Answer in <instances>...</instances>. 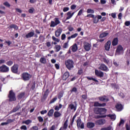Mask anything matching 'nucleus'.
Returning a JSON list of instances; mask_svg holds the SVG:
<instances>
[{"label":"nucleus","instance_id":"4d7b16f0","mask_svg":"<svg viewBox=\"0 0 130 130\" xmlns=\"http://www.w3.org/2000/svg\"><path fill=\"white\" fill-rule=\"evenodd\" d=\"M77 36H78V34L75 33V34H74V35H72L71 36V38H72V39H74V38H76V37H77Z\"/></svg>","mask_w":130,"mask_h":130},{"label":"nucleus","instance_id":"20e7f679","mask_svg":"<svg viewBox=\"0 0 130 130\" xmlns=\"http://www.w3.org/2000/svg\"><path fill=\"white\" fill-rule=\"evenodd\" d=\"M32 77V76L31 75L29 74L28 73H23L22 74V80L23 81H29L30 80V78Z\"/></svg>","mask_w":130,"mask_h":130},{"label":"nucleus","instance_id":"9d476101","mask_svg":"<svg viewBox=\"0 0 130 130\" xmlns=\"http://www.w3.org/2000/svg\"><path fill=\"white\" fill-rule=\"evenodd\" d=\"M83 47L86 51H90L91 49V45L88 43L85 42L83 43Z\"/></svg>","mask_w":130,"mask_h":130},{"label":"nucleus","instance_id":"bb28decb","mask_svg":"<svg viewBox=\"0 0 130 130\" xmlns=\"http://www.w3.org/2000/svg\"><path fill=\"white\" fill-rule=\"evenodd\" d=\"M69 77H70V73L66 72L64 73L63 76V79L66 81V80H67Z\"/></svg>","mask_w":130,"mask_h":130},{"label":"nucleus","instance_id":"cd10ccee","mask_svg":"<svg viewBox=\"0 0 130 130\" xmlns=\"http://www.w3.org/2000/svg\"><path fill=\"white\" fill-rule=\"evenodd\" d=\"M67 17L66 18V21H67V20H70V19H71V18H72V17H73V15H72V12L71 11H69L67 13Z\"/></svg>","mask_w":130,"mask_h":130},{"label":"nucleus","instance_id":"f8f14e48","mask_svg":"<svg viewBox=\"0 0 130 130\" xmlns=\"http://www.w3.org/2000/svg\"><path fill=\"white\" fill-rule=\"evenodd\" d=\"M122 51H123V48L122 46H121V45L118 46L116 51V54L119 55V54H121V53H122Z\"/></svg>","mask_w":130,"mask_h":130},{"label":"nucleus","instance_id":"bf43d9fd","mask_svg":"<svg viewBox=\"0 0 130 130\" xmlns=\"http://www.w3.org/2000/svg\"><path fill=\"white\" fill-rule=\"evenodd\" d=\"M111 16L112 17V18H113V19H115V18H116V13H112Z\"/></svg>","mask_w":130,"mask_h":130},{"label":"nucleus","instance_id":"aec40b11","mask_svg":"<svg viewBox=\"0 0 130 130\" xmlns=\"http://www.w3.org/2000/svg\"><path fill=\"white\" fill-rule=\"evenodd\" d=\"M35 33H34V30H32L27 34L26 35L25 37L26 38H31V37H33L34 36Z\"/></svg>","mask_w":130,"mask_h":130},{"label":"nucleus","instance_id":"37998d69","mask_svg":"<svg viewBox=\"0 0 130 130\" xmlns=\"http://www.w3.org/2000/svg\"><path fill=\"white\" fill-rule=\"evenodd\" d=\"M122 124H124V120L121 119L120 123L118 124V126H121Z\"/></svg>","mask_w":130,"mask_h":130},{"label":"nucleus","instance_id":"473e14b6","mask_svg":"<svg viewBox=\"0 0 130 130\" xmlns=\"http://www.w3.org/2000/svg\"><path fill=\"white\" fill-rule=\"evenodd\" d=\"M68 122H69V120L67 119L64 123L63 128V129H67L68 128Z\"/></svg>","mask_w":130,"mask_h":130},{"label":"nucleus","instance_id":"c9c22d12","mask_svg":"<svg viewBox=\"0 0 130 130\" xmlns=\"http://www.w3.org/2000/svg\"><path fill=\"white\" fill-rule=\"evenodd\" d=\"M55 48L56 49V52H58V51L60 50V48H61V47L60 46V45H56L55 46Z\"/></svg>","mask_w":130,"mask_h":130},{"label":"nucleus","instance_id":"39448f33","mask_svg":"<svg viewBox=\"0 0 130 130\" xmlns=\"http://www.w3.org/2000/svg\"><path fill=\"white\" fill-rule=\"evenodd\" d=\"M10 71V69L7 66L3 64L0 67V72L1 73H8Z\"/></svg>","mask_w":130,"mask_h":130},{"label":"nucleus","instance_id":"6ab92c4d","mask_svg":"<svg viewBox=\"0 0 130 130\" xmlns=\"http://www.w3.org/2000/svg\"><path fill=\"white\" fill-rule=\"evenodd\" d=\"M109 35V31H106L100 34V38H104L105 37H107V36H108Z\"/></svg>","mask_w":130,"mask_h":130},{"label":"nucleus","instance_id":"4468645a","mask_svg":"<svg viewBox=\"0 0 130 130\" xmlns=\"http://www.w3.org/2000/svg\"><path fill=\"white\" fill-rule=\"evenodd\" d=\"M18 69H19V65L16 64H14L12 68H11V71L12 73H14V74H17L18 72Z\"/></svg>","mask_w":130,"mask_h":130},{"label":"nucleus","instance_id":"e433bc0d","mask_svg":"<svg viewBox=\"0 0 130 130\" xmlns=\"http://www.w3.org/2000/svg\"><path fill=\"white\" fill-rule=\"evenodd\" d=\"M86 78L87 79V80H92V81H93L94 82H98V80H97V79L93 78V77H87Z\"/></svg>","mask_w":130,"mask_h":130},{"label":"nucleus","instance_id":"6e6d98bb","mask_svg":"<svg viewBox=\"0 0 130 130\" xmlns=\"http://www.w3.org/2000/svg\"><path fill=\"white\" fill-rule=\"evenodd\" d=\"M21 129L27 130V126L26 125H22L20 127Z\"/></svg>","mask_w":130,"mask_h":130},{"label":"nucleus","instance_id":"c03bdc74","mask_svg":"<svg viewBox=\"0 0 130 130\" xmlns=\"http://www.w3.org/2000/svg\"><path fill=\"white\" fill-rule=\"evenodd\" d=\"M57 100V98H54L52 100H51L50 102V104H51L52 103H54L55 101Z\"/></svg>","mask_w":130,"mask_h":130},{"label":"nucleus","instance_id":"ea45409f","mask_svg":"<svg viewBox=\"0 0 130 130\" xmlns=\"http://www.w3.org/2000/svg\"><path fill=\"white\" fill-rule=\"evenodd\" d=\"M98 22H99V20L98 19L97 16H95L94 18H93V23L94 24H97Z\"/></svg>","mask_w":130,"mask_h":130},{"label":"nucleus","instance_id":"09e8293b","mask_svg":"<svg viewBox=\"0 0 130 130\" xmlns=\"http://www.w3.org/2000/svg\"><path fill=\"white\" fill-rule=\"evenodd\" d=\"M19 108V107H16L14 108L12 110V112H17V111H18Z\"/></svg>","mask_w":130,"mask_h":130},{"label":"nucleus","instance_id":"412c9836","mask_svg":"<svg viewBox=\"0 0 130 130\" xmlns=\"http://www.w3.org/2000/svg\"><path fill=\"white\" fill-rule=\"evenodd\" d=\"M116 108L117 109L118 111H121V110H122V109H123V107L121 104H117L116 106Z\"/></svg>","mask_w":130,"mask_h":130},{"label":"nucleus","instance_id":"680f3d73","mask_svg":"<svg viewBox=\"0 0 130 130\" xmlns=\"http://www.w3.org/2000/svg\"><path fill=\"white\" fill-rule=\"evenodd\" d=\"M46 45L47 47H50V46H51V43L50 42H47Z\"/></svg>","mask_w":130,"mask_h":130},{"label":"nucleus","instance_id":"6e6552de","mask_svg":"<svg viewBox=\"0 0 130 130\" xmlns=\"http://www.w3.org/2000/svg\"><path fill=\"white\" fill-rule=\"evenodd\" d=\"M99 69L101 70V71H103L104 72H108V71H109L108 67L103 63L100 64V67H99Z\"/></svg>","mask_w":130,"mask_h":130},{"label":"nucleus","instance_id":"c85d7f7f","mask_svg":"<svg viewBox=\"0 0 130 130\" xmlns=\"http://www.w3.org/2000/svg\"><path fill=\"white\" fill-rule=\"evenodd\" d=\"M111 129H113V128H112V126L111 125H109L108 127H102L101 130H111Z\"/></svg>","mask_w":130,"mask_h":130},{"label":"nucleus","instance_id":"72a5a7b5","mask_svg":"<svg viewBox=\"0 0 130 130\" xmlns=\"http://www.w3.org/2000/svg\"><path fill=\"white\" fill-rule=\"evenodd\" d=\"M9 28L10 29H12V28H13V29H15L16 30H18V26L14 24H12L9 26Z\"/></svg>","mask_w":130,"mask_h":130},{"label":"nucleus","instance_id":"8fccbe9b","mask_svg":"<svg viewBox=\"0 0 130 130\" xmlns=\"http://www.w3.org/2000/svg\"><path fill=\"white\" fill-rule=\"evenodd\" d=\"M13 62L12 61H9L6 63V64H7V66H12V64H13Z\"/></svg>","mask_w":130,"mask_h":130},{"label":"nucleus","instance_id":"7ed1b4c3","mask_svg":"<svg viewBox=\"0 0 130 130\" xmlns=\"http://www.w3.org/2000/svg\"><path fill=\"white\" fill-rule=\"evenodd\" d=\"M9 98V101H16V94L13 90H10L9 91V94L8 95Z\"/></svg>","mask_w":130,"mask_h":130},{"label":"nucleus","instance_id":"603ef678","mask_svg":"<svg viewBox=\"0 0 130 130\" xmlns=\"http://www.w3.org/2000/svg\"><path fill=\"white\" fill-rule=\"evenodd\" d=\"M70 10V8L69 7H65L63 9V12H68Z\"/></svg>","mask_w":130,"mask_h":130},{"label":"nucleus","instance_id":"c756f323","mask_svg":"<svg viewBox=\"0 0 130 130\" xmlns=\"http://www.w3.org/2000/svg\"><path fill=\"white\" fill-rule=\"evenodd\" d=\"M53 112H54V110H53V109L50 110L48 113V116L49 117H51V116H53Z\"/></svg>","mask_w":130,"mask_h":130},{"label":"nucleus","instance_id":"7c9ffc66","mask_svg":"<svg viewBox=\"0 0 130 130\" xmlns=\"http://www.w3.org/2000/svg\"><path fill=\"white\" fill-rule=\"evenodd\" d=\"M108 117H110L111 118V119H112V120H115L116 118V116H115V115H113V114H109L108 115Z\"/></svg>","mask_w":130,"mask_h":130},{"label":"nucleus","instance_id":"69168bd1","mask_svg":"<svg viewBox=\"0 0 130 130\" xmlns=\"http://www.w3.org/2000/svg\"><path fill=\"white\" fill-rule=\"evenodd\" d=\"M76 8H77V6L76 5H72L71 6V9L72 10H75V9H76Z\"/></svg>","mask_w":130,"mask_h":130},{"label":"nucleus","instance_id":"9b49d317","mask_svg":"<svg viewBox=\"0 0 130 130\" xmlns=\"http://www.w3.org/2000/svg\"><path fill=\"white\" fill-rule=\"evenodd\" d=\"M94 73L95 76H97V77H100V78H103L104 77V73L101 71L95 70Z\"/></svg>","mask_w":130,"mask_h":130},{"label":"nucleus","instance_id":"338daca9","mask_svg":"<svg viewBox=\"0 0 130 130\" xmlns=\"http://www.w3.org/2000/svg\"><path fill=\"white\" fill-rule=\"evenodd\" d=\"M55 129V125H53L50 128L49 130H54Z\"/></svg>","mask_w":130,"mask_h":130},{"label":"nucleus","instance_id":"a18cd8bd","mask_svg":"<svg viewBox=\"0 0 130 130\" xmlns=\"http://www.w3.org/2000/svg\"><path fill=\"white\" fill-rule=\"evenodd\" d=\"M4 6L6 7H7L8 8H10L11 7V5H10V3L8 2H6L4 3Z\"/></svg>","mask_w":130,"mask_h":130},{"label":"nucleus","instance_id":"3c124183","mask_svg":"<svg viewBox=\"0 0 130 130\" xmlns=\"http://www.w3.org/2000/svg\"><path fill=\"white\" fill-rule=\"evenodd\" d=\"M63 96V94H62L61 92H60L58 96V99H61Z\"/></svg>","mask_w":130,"mask_h":130},{"label":"nucleus","instance_id":"a19ab883","mask_svg":"<svg viewBox=\"0 0 130 130\" xmlns=\"http://www.w3.org/2000/svg\"><path fill=\"white\" fill-rule=\"evenodd\" d=\"M52 39L53 40V41H55V42H59L60 41L59 39L55 38V37L54 36L52 37Z\"/></svg>","mask_w":130,"mask_h":130},{"label":"nucleus","instance_id":"0e129e2a","mask_svg":"<svg viewBox=\"0 0 130 130\" xmlns=\"http://www.w3.org/2000/svg\"><path fill=\"white\" fill-rule=\"evenodd\" d=\"M5 43L8 44V45L10 46V44H12V42H11L10 41H6Z\"/></svg>","mask_w":130,"mask_h":130},{"label":"nucleus","instance_id":"4be33fe9","mask_svg":"<svg viewBox=\"0 0 130 130\" xmlns=\"http://www.w3.org/2000/svg\"><path fill=\"white\" fill-rule=\"evenodd\" d=\"M71 49L73 52H76L78 50V45L77 44H74L72 47Z\"/></svg>","mask_w":130,"mask_h":130},{"label":"nucleus","instance_id":"13d9d810","mask_svg":"<svg viewBox=\"0 0 130 130\" xmlns=\"http://www.w3.org/2000/svg\"><path fill=\"white\" fill-rule=\"evenodd\" d=\"M41 114H45V113H47V110H43L42 111L40 112Z\"/></svg>","mask_w":130,"mask_h":130},{"label":"nucleus","instance_id":"f03ea898","mask_svg":"<svg viewBox=\"0 0 130 130\" xmlns=\"http://www.w3.org/2000/svg\"><path fill=\"white\" fill-rule=\"evenodd\" d=\"M65 64L66 67L69 71H71L72 69H74V61L72 59H68L65 61Z\"/></svg>","mask_w":130,"mask_h":130},{"label":"nucleus","instance_id":"dca6fc26","mask_svg":"<svg viewBox=\"0 0 130 130\" xmlns=\"http://www.w3.org/2000/svg\"><path fill=\"white\" fill-rule=\"evenodd\" d=\"M99 99L100 101H102L103 102H108L109 101V99L107 98V96L104 95L102 96H100L98 98Z\"/></svg>","mask_w":130,"mask_h":130},{"label":"nucleus","instance_id":"5701e85b","mask_svg":"<svg viewBox=\"0 0 130 130\" xmlns=\"http://www.w3.org/2000/svg\"><path fill=\"white\" fill-rule=\"evenodd\" d=\"M112 44L113 46L117 45V44H118V39H117V38H114L112 42Z\"/></svg>","mask_w":130,"mask_h":130},{"label":"nucleus","instance_id":"e2e57ef3","mask_svg":"<svg viewBox=\"0 0 130 130\" xmlns=\"http://www.w3.org/2000/svg\"><path fill=\"white\" fill-rule=\"evenodd\" d=\"M125 25L127 26L128 27V26H129L130 25V21H127L125 22Z\"/></svg>","mask_w":130,"mask_h":130},{"label":"nucleus","instance_id":"a211bd4d","mask_svg":"<svg viewBox=\"0 0 130 130\" xmlns=\"http://www.w3.org/2000/svg\"><path fill=\"white\" fill-rule=\"evenodd\" d=\"M106 105V103H103V104H100L98 102H95L94 103V106L95 107H104Z\"/></svg>","mask_w":130,"mask_h":130},{"label":"nucleus","instance_id":"864d4df0","mask_svg":"<svg viewBox=\"0 0 130 130\" xmlns=\"http://www.w3.org/2000/svg\"><path fill=\"white\" fill-rule=\"evenodd\" d=\"M14 120L13 119H8L7 120V124H9V123H11L12 122H13Z\"/></svg>","mask_w":130,"mask_h":130},{"label":"nucleus","instance_id":"a878e982","mask_svg":"<svg viewBox=\"0 0 130 130\" xmlns=\"http://www.w3.org/2000/svg\"><path fill=\"white\" fill-rule=\"evenodd\" d=\"M95 126V123L93 122H88L87 123V127L88 128H93Z\"/></svg>","mask_w":130,"mask_h":130},{"label":"nucleus","instance_id":"f257e3e1","mask_svg":"<svg viewBox=\"0 0 130 130\" xmlns=\"http://www.w3.org/2000/svg\"><path fill=\"white\" fill-rule=\"evenodd\" d=\"M107 110L104 108H95L94 109V112L95 114H105L106 113Z\"/></svg>","mask_w":130,"mask_h":130},{"label":"nucleus","instance_id":"58836bf2","mask_svg":"<svg viewBox=\"0 0 130 130\" xmlns=\"http://www.w3.org/2000/svg\"><path fill=\"white\" fill-rule=\"evenodd\" d=\"M24 96H25V93L22 92L20 93L18 95V99H22Z\"/></svg>","mask_w":130,"mask_h":130},{"label":"nucleus","instance_id":"2f4dec72","mask_svg":"<svg viewBox=\"0 0 130 130\" xmlns=\"http://www.w3.org/2000/svg\"><path fill=\"white\" fill-rule=\"evenodd\" d=\"M62 107V105H61V104H59V106H56L54 108V109L56 111H58V110H59V109H60Z\"/></svg>","mask_w":130,"mask_h":130},{"label":"nucleus","instance_id":"ddd939ff","mask_svg":"<svg viewBox=\"0 0 130 130\" xmlns=\"http://www.w3.org/2000/svg\"><path fill=\"white\" fill-rule=\"evenodd\" d=\"M106 123V120L104 119H101L95 121L96 125H103Z\"/></svg>","mask_w":130,"mask_h":130},{"label":"nucleus","instance_id":"4c0bfd02","mask_svg":"<svg viewBox=\"0 0 130 130\" xmlns=\"http://www.w3.org/2000/svg\"><path fill=\"white\" fill-rule=\"evenodd\" d=\"M87 13L88 14H94V13H95V12L92 9H88L87 10Z\"/></svg>","mask_w":130,"mask_h":130},{"label":"nucleus","instance_id":"393cba45","mask_svg":"<svg viewBox=\"0 0 130 130\" xmlns=\"http://www.w3.org/2000/svg\"><path fill=\"white\" fill-rule=\"evenodd\" d=\"M40 62H41V63H43V64H45L47 63V61L46 60V58H45V57H42L40 59Z\"/></svg>","mask_w":130,"mask_h":130},{"label":"nucleus","instance_id":"f3484780","mask_svg":"<svg viewBox=\"0 0 130 130\" xmlns=\"http://www.w3.org/2000/svg\"><path fill=\"white\" fill-rule=\"evenodd\" d=\"M62 32V29L59 28L55 31V36L56 37H59V36H60V34H61Z\"/></svg>","mask_w":130,"mask_h":130},{"label":"nucleus","instance_id":"79ce46f5","mask_svg":"<svg viewBox=\"0 0 130 130\" xmlns=\"http://www.w3.org/2000/svg\"><path fill=\"white\" fill-rule=\"evenodd\" d=\"M68 47H69V41L67 43H64L63 45V48L67 49Z\"/></svg>","mask_w":130,"mask_h":130},{"label":"nucleus","instance_id":"1a4fd4ad","mask_svg":"<svg viewBox=\"0 0 130 130\" xmlns=\"http://www.w3.org/2000/svg\"><path fill=\"white\" fill-rule=\"evenodd\" d=\"M74 104H71L69 105V108H70L71 110H74V111H76L77 110V106L78 104H77V102L75 101L74 102Z\"/></svg>","mask_w":130,"mask_h":130},{"label":"nucleus","instance_id":"5fc2aeb1","mask_svg":"<svg viewBox=\"0 0 130 130\" xmlns=\"http://www.w3.org/2000/svg\"><path fill=\"white\" fill-rule=\"evenodd\" d=\"M28 12L30 14H33L34 12V8L29 9Z\"/></svg>","mask_w":130,"mask_h":130},{"label":"nucleus","instance_id":"774afa93","mask_svg":"<svg viewBox=\"0 0 130 130\" xmlns=\"http://www.w3.org/2000/svg\"><path fill=\"white\" fill-rule=\"evenodd\" d=\"M125 126H126V130H130V127H129V125H128V124L126 123L125 124Z\"/></svg>","mask_w":130,"mask_h":130},{"label":"nucleus","instance_id":"b1692460","mask_svg":"<svg viewBox=\"0 0 130 130\" xmlns=\"http://www.w3.org/2000/svg\"><path fill=\"white\" fill-rule=\"evenodd\" d=\"M61 116V114L60 112H58V111H56L54 113V116L55 118H57L58 117H60Z\"/></svg>","mask_w":130,"mask_h":130},{"label":"nucleus","instance_id":"de8ad7c7","mask_svg":"<svg viewBox=\"0 0 130 130\" xmlns=\"http://www.w3.org/2000/svg\"><path fill=\"white\" fill-rule=\"evenodd\" d=\"M66 37H67V36H66V34H62L61 37V40H64V39H66Z\"/></svg>","mask_w":130,"mask_h":130},{"label":"nucleus","instance_id":"423d86ee","mask_svg":"<svg viewBox=\"0 0 130 130\" xmlns=\"http://www.w3.org/2000/svg\"><path fill=\"white\" fill-rule=\"evenodd\" d=\"M54 21L55 22L53 21L51 22V24L50 25V27H55V26H57V25L60 24V21L58 18H55Z\"/></svg>","mask_w":130,"mask_h":130},{"label":"nucleus","instance_id":"0eeeda50","mask_svg":"<svg viewBox=\"0 0 130 130\" xmlns=\"http://www.w3.org/2000/svg\"><path fill=\"white\" fill-rule=\"evenodd\" d=\"M77 120L76 121L77 125L78 127H80V128L83 129L84 127V123H82V120H81V118L78 117Z\"/></svg>","mask_w":130,"mask_h":130},{"label":"nucleus","instance_id":"2eb2a0df","mask_svg":"<svg viewBox=\"0 0 130 130\" xmlns=\"http://www.w3.org/2000/svg\"><path fill=\"white\" fill-rule=\"evenodd\" d=\"M110 45H111V41H108L105 45V49L107 51H109V49H110Z\"/></svg>","mask_w":130,"mask_h":130},{"label":"nucleus","instance_id":"49530a36","mask_svg":"<svg viewBox=\"0 0 130 130\" xmlns=\"http://www.w3.org/2000/svg\"><path fill=\"white\" fill-rule=\"evenodd\" d=\"M38 119L39 122H43L44 119H43V118H42V117L41 116L38 117Z\"/></svg>","mask_w":130,"mask_h":130},{"label":"nucleus","instance_id":"052dcab7","mask_svg":"<svg viewBox=\"0 0 130 130\" xmlns=\"http://www.w3.org/2000/svg\"><path fill=\"white\" fill-rule=\"evenodd\" d=\"M82 14H83V9H81L79 11L77 16H81V15H82Z\"/></svg>","mask_w":130,"mask_h":130},{"label":"nucleus","instance_id":"f704fd0d","mask_svg":"<svg viewBox=\"0 0 130 130\" xmlns=\"http://www.w3.org/2000/svg\"><path fill=\"white\" fill-rule=\"evenodd\" d=\"M31 122H32V120L28 119L25 121H24L23 122V123H24L25 124H26L27 125H28V124H30V123H31Z\"/></svg>","mask_w":130,"mask_h":130}]
</instances>
